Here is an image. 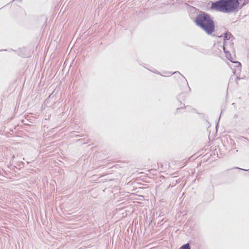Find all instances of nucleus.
Masks as SVG:
<instances>
[{
  "instance_id": "obj_1",
  "label": "nucleus",
  "mask_w": 249,
  "mask_h": 249,
  "mask_svg": "<svg viewBox=\"0 0 249 249\" xmlns=\"http://www.w3.org/2000/svg\"><path fill=\"white\" fill-rule=\"evenodd\" d=\"M243 0H218L211 1L210 9L228 13L237 11L240 2Z\"/></svg>"
},
{
  "instance_id": "obj_2",
  "label": "nucleus",
  "mask_w": 249,
  "mask_h": 249,
  "mask_svg": "<svg viewBox=\"0 0 249 249\" xmlns=\"http://www.w3.org/2000/svg\"><path fill=\"white\" fill-rule=\"evenodd\" d=\"M195 23L203 30L208 35L213 34L215 29V24L211 16L204 12H201L196 17Z\"/></svg>"
},
{
  "instance_id": "obj_3",
  "label": "nucleus",
  "mask_w": 249,
  "mask_h": 249,
  "mask_svg": "<svg viewBox=\"0 0 249 249\" xmlns=\"http://www.w3.org/2000/svg\"><path fill=\"white\" fill-rule=\"evenodd\" d=\"M225 53L226 54V57H227V58L230 60V61H231V62L232 63H236L238 65L236 66V67H241V63L238 62V61H233L232 58H231V54L230 53V52L228 51H225Z\"/></svg>"
},
{
  "instance_id": "obj_4",
  "label": "nucleus",
  "mask_w": 249,
  "mask_h": 249,
  "mask_svg": "<svg viewBox=\"0 0 249 249\" xmlns=\"http://www.w3.org/2000/svg\"><path fill=\"white\" fill-rule=\"evenodd\" d=\"M231 37L233 38V36H232V34L229 32H226L224 33V43H225L226 40H229Z\"/></svg>"
},
{
  "instance_id": "obj_5",
  "label": "nucleus",
  "mask_w": 249,
  "mask_h": 249,
  "mask_svg": "<svg viewBox=\"0 0 249 249\" xmlns=\"http://www.w3.org/2000/svg\"><path fill=\"white\" fill-rule=\"evenodd\" d=\"M180 249H191V247L189 243L185 244L182 245Z\"/></svg>"
},
{
  "instance_id": "obj_6",
  "label": "nucleus",
  "mask_w": 249,
  "mask_h": 249,
  "mask_svg": "<svg viewBox=\"0 0 249 249\" xmlns=\"http://www.w3.org/2000/svg\"><path fill=\"white\" fill-rule=\"evenodd\" d=\"M244 0V2H243V3L242 4L240 8H241L242 7L246 5L249 2V0Z\"/></svg>"
},
{
  "instance_id": "obj_7",
  "label": "nucleus",
  "mask_w": 249,
  "mask_h": 249,
  "mask_svg": "<svg viewBox=\"0 0 249 249\" xmlns=\"http://www.w3.org/2000/svg\"><path fill=\"white\" fill-rule=\"evenodd\" d=\"M175 73H178L179 75H180L181 76L183 77V76L182 75H181L180 74V73L179 71H175V72H174L173 73L169 72V74H175Z\"/></svg>"
},
{
  "instance_id": "obj_8",
  "label": "nucleus",
  "mask_w": 249,
  "mask_h": 249,
  "mask_svg": "<svg viewBox=\"0 0 249 249\" xmlns=\"http://www.w3.org/2000/svg\"><path fill=\"white\" fill-rule=\"evenodd\" d=\"M240 79H241V78H240V77H236V83H237V84H238V81L239 80H240Z\"/></svg>"
},
{
  "instance_id": "obj_9",
  "label": "nucleus",
  "mask_w": 249,
  "mask_h": 249,
  "mask_svg": "<svg viewBox=\"0 0 249 249\" xmlns=\"http://www.w3.org/2000/svg\"><path fill=\"white\" fill-rule=\"evenodd\" d=\"M235 168H236V169H239L243 170H244V171H248V170H249V169H241V168H238V167H235Z\"/></svg>"
},
{
  "instance_id": "obj_10",
  "label": "nucleus",
  "mask_w": 249,
  "mask_h": 249,
  "mask_svg": "<svg viewBox=\"0 0 249 249\" xmlns=\"http://www.w3.org/2000/svg\"><path fill=\"white\" fill-rule=\"evenodd\" d=\"M223 50H224V52H225V51H227L225 49V43H224V45H223Z\"/></svg>"
},
{
  "instance_id": "obj_11",
  "label": "nucleus",
  "mask_w": 249,
  "mask_h": 249,
  "mask_svg": "<svg viewBox=\"0 0 249 249\" xmlns=\"http://www.w3.org/2000/svg\"><path fill=\"white\" fill-rule=\"evenodd\" d=\"M238 117V115L237 114H235L234 115V118H237Z\"/></svg>"
},
{
  "instance_id": "obj_12",
  "label": "nucleus",
  "mask_w": 249,
  "mask_h": 249,
  "mask_svg": "<svg viewBox=\"0 0 249 249\" xmlns=\"http://www.w3.org/2000/svg\"><path fill=\"white\" fill-rule=\"evenodd\" d=\"M183 77L185 79L186 82H187V81L186 79H185V78L184 76ZM187 84H188V83H187Z\"/></svg>"
},
{
  "instance_id": "obj_13",
  "label": "nucleus",
  "mask_w": 249,
  "mask_h": 249,
  "mask_svg": "<svg viewBox=\"0 0 249 249\" xmlns=\"http://www.w3.org/2000/svg\"><path fill=\"white\" fill-rule=\"evenodd\" d=\"M78 141H81V142H82V141H83V139H79V140H78Z\"/></svg>"
},
{
  "instance_id": "obj_14",
  "label": "nucleus",
  "mask_w": 249,
  "mask_h": 249,
  "mask_svg": "<svg viewBox=\"0 0 249 249\" xmlns=\"http://www.w3.org/2000/svg\"><path fill=\"white\" fill-rule=\"evenodd\" d=\"M86 141H87V142H86L85 143H88V142H89V139H87V140H86Z\"/></svg>"
},
{
  "instance_id": "obj_15",
  "label": "nucleus",
  "mask_w": 249,
  "mask_h": 249,
  "mask_svg": "<svg viewBox=\"0 0 249 249\" xmlns=\"http://www.w3.org/2000/svg\"><path fill=\"white\" fill-rule=\"evenodd\" d=\"M51 96H52V94L50 95L48 98H50Z\"/></svg>"
},
{
  "instance_id": "obj_16",
  "label": "nucleus",
  "mask_w": 249,
  "mask_h": 249,
  "mask_svg": "<svg viewBox=\"0 0 249 249\" xmlns=\"http://www.w3.org/2000/svg\"><path fill=\"white\" fill-rule=\"evenodd\" d=\"M220 117H221V115H220V116L219 117L218 121L220 120Z\"/></svg>"
},
{
  "instance_id": "obj_17",
  "label": "nucleus",
  "mask_w": 249,
  "mask_h": 249,
  "mask_svg": "<svg viewBox=\"0 0 249 249\" xmlns=\"http://www.w3.org/2000/svg\"><path fill=\"white\" fill-rule=\"evenodd\" d=\"M218 36V37H221V36Z\"/></svg>"
}]
</instances>
